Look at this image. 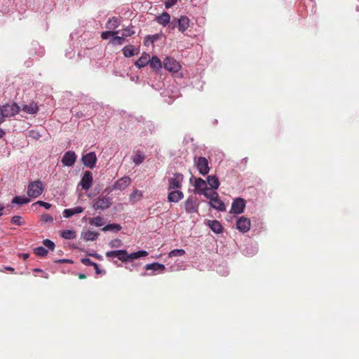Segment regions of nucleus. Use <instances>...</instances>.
<instances>
[{
  "instance_id": "58",
  "label": "nucleus",
  "mask_w": 359,
  "mask_h": 359,
  "mask_svg": "<svg viewBox=\"0 0 359 359\" xmlns=\"http://www.w3.org/2000/svg\"><path fill=\"white\" fill-rule=\"evenodd\" d=\"M6 269L8 270V271H14V269L12 268V267H6Z\"/></svg>"
},
{
  "instance_id": "4",
  "label": "nucleus",
  "mask_w": 359,
  "mask_h": 359,
  "mask_svg": "<svg viewBox=\"0 0 359 359\" xmlns=\"http://www.w3.org/2000/svg\"><path fill=\"white\" fill-rule=\"evenodd\" d=\"M112 205V198L107 196H100L93 201L95 210H104Z\"/></svg>"
},
{
  "instance_id": "33",
  "label": "nucleus",
  "mask_w": 359,
  "mask_h": 359,
  "mask_svg": "<svg viewBox=\"0 0 359 359\" xmlns=\"http://www.w3.org/2000/svg\"><path fill=\"white\" fill-rule=\"evenodd\" d=\"M121 229V226L118 224H109L106 225L102 229L103 231H119Z\"/></svg>"
},
{
  "instance_id": "19",
  "label": "nucleus",
  "mask_w": 359,
  "mask_h": 359,
  "mask_svg": "<svg viewBox=\"0 0 359 359\" xmlns=\"http://www.w3.org/2000/svg\"><path fill=\"white\" fill-rule=\"evenodd\" d=\"M32 47L29 49V53L31 55L35 54L39 56H42L44 53V49L41 47L38 42L34 41L32 43Z\"/></svg>"
},
{
  "instance_id": "24",
  "label": "nucleus",
  "mask_w": 359,
  "mask_h": 359,
  "mask_svg": "<svg viewBox=\"0 0 359 359\" xmlns=\"http://www.w3.org/2000/svg\"><path fill=\"white\" fill-rule=\"evenodd\" d=\"M83 210V208L78 206L74 208L65 209L63 212L64 217L69 218L74 215L82 212Z\"/></svg>"
},
{
  "instance_id": "28",
  "label": "nucleus",
  "mask_w": 359,
  "mask_h": 359,
  "mask_svg": "<svg viewBox=\"0 0 359 359\" xmlns=\"http://www.w3.org/2000/svg\"><path fill=\"white\" fill-rule=\"evenodd\" d=\"M161 34H155L153 35H147L144 38V44L145 46H149L150 44H153L155 41L160 39Z\"/></svg>"
},
{
  "instance_id": "54",
  "label": "nucleus",
  "mask_w": 359,
  "mask_h": 359,
  "mask_svg": "<svg viewBox=\"0 0 359 359\" xmlns=\"http://www.w3.org/2000/svg\"><path fill=\"white\" fill-rule=\"evenodd\" d=\"M4 122L3 118L0 117V125ZM5 135V132L0 128V137H3Z\"/></svg>"
},
{
  "instance_id": "8",
  "label": "nucleus",
  "mask_w": 359,
  "mask_h": 359,
  "mask_svg": "<svg viewBox=\"0 0 359 359\" xmlns=\"http://www.w3.org/2000/svg\"><path fill=\"white\" fill-rule=\"evenodd\" d=\"M93 175L91 173L90 171H85V172L83 173V175L81 178V180L79 183V184L81 185V188L83 189V190H88L91 186H92V184H93Z\"/></svg>"
},
{
  "instance_id": "44",
  "label": "nucleus",
  "mask_w": 359,
  "mask_h": 359,
  "mask_svg": "<svg viewBox=\"0 0 359 359\" xmlns=\"http://www.w3.org/2000/svg\"><path fill=\"white\" fill-rule=\"evenodd\" d=\"M43 244L46 248H48V249H50V250H54V248H55V243H54L52 241H50V240H49V239H45V240H43Z\"/></svg>"
},
{
  "instance_id": "22",
  "label": "nucleus",
  "mask_w": 359,
  "mask_h": 359,
  "mask_svg": "<svg viewBox=\"0 0 359 359\" xmlns=\"http://www.w3.org/2000/svg\"><path fill=\"white\" fill-rule=\"evenodd\" d=\"M156 22L163 26H166L170 20V16L168 13L163 12L161 15L156 18Z\"/></svg>"
},
{
  "instance_id": "31",
  "label": "nucleus",
  "mask_w": 359,
  "mask_h": 359,
  "mask_svg": "<svg viewBox=\"0 0 359 359\" xmlns=\"http://www.w3.org/2000/svg\"><path fill=\"white\" fill-rule=\"evenodd\" d=\"M136 49L133 46H128L123 48V53L125 57H129L137 54Z\"/></svg>"
},
{
  "instance_id": "16",
  "label": "nucleus",
  "mask_w": 359,
  "mask_h": 359,
  "mask_svg": "<svg viewBox=\"0 0 359 359\" xmlns=\"http://www.w3.org/2000/svg\"><path fill=\"white\" fill-rule=\"evenodd\" d=\"M184 198V194L182 191H172L168 194V200L169 202L177 203Z\"/></svg>"
},
{
  "instance_id": "37",
  "label": "nucleus",
  "mask_w": 359,
  "mask_h": 359,
  "mask_svg": "<svg viewBox=\"0 0 359 359\" xmlns=\"http://www.w3.org/2000/svg\"><path fill=\"white\" fill-rule=\"evenodd\" d=\"M125 41V36H118L114 35L111 39V42L114 45H122Z\"/></svg>"
},
{
  "instance_id": "15",
  "label": "nucleus",
  "mask_w": 359,
  "mask_h": 359,
  "mask_svg": "<svg viewBox=\"0 0 359 359\" xmlns=\"http://www.w3.org/2000/svg\"><path fill=\"white\" fill-rule=\"evenodd\" d=\"M162 67H182V65L174 57L166 56L163 60Z\"/></svg>"
},
{
  "instance_id": "61",
  "label": "nucleus",
  "mask_w": 359,
  "mask_h": 359,
  "mask_svg": "<svg viewBox=\"0 0 359 359\" xmlns=\"http://www.w3.org/2000/svg\"><path fill=\"white\" fill-rule=\"evenodd\" d=\"M90 255H91V256H93V257H96V258H100V256H99V255H93V254H90Z\"/></svg>"
},
{
  "instance_id": "38",
  "label": "nucleus",
  "mask_w": 359,
  "mask_h": 359,
  "mask_svg": "<svg viewBox=\"0 0 359 359\" xmlns=\"http://www.w3.org/2000/svg\"><path fill=\"white\" fill-rule=\"evenodd\" d=\"M34 253L41 257H46L48 255V250L42 247H37L34 249Z\"/></svg>"
},
{
  "instance_id": "52",
  "label": "nucleus",
  "mask_w": 359,
  "mask_h": 359,
  "mask_svg": "<svg viewBox=\"0 0 359 359\" xmlns=\"http://www.w3.org/2000/svg\"><path fill=\"white\" fill-rule=\"evenodd\" d=\"M55 263H73V261L68 259H57L55 261Z\"/></svg>"
},
{
  "instance_id": "46",
  "label": "nucleus",
  "mask_w": 359,
  "mask_h": 359,
  "mask_svg": "<svg viewBox=\"0 0 359 359\" xmlns=\"http://www.w3.org/2000/svg\"><path fill=\"white\" fill-rule=\"evenodd\" d=\"M168 25V28L170 29H174L177 27V18H173L170 22L167 25Z\"/></svg>"
},
{
  "instance_id": "9",
  "label": "nucleus",
  "mask_w": 359,
  "mask_h": 359,
  "mask_svg": "<svg viewBox=\"0 0 359 359\" xmlns=\"http://www.w3.org/2000/svg\"><path fill=\"white\" fill-rule=\"evenodd\" d=\"M82 162L83 165L90 169H93L95 168L96 162H97V157L95 152H89L86 154V155H83L82 156Z\"/></svg>"
},
{
  "instance_id": "49",
  "label": "nucleus",
  "mask_w": 359,
  "mask_h": 359,
  "mask_svg": "<svg viewBox=\"0 0 359 359\" xmlns=\"http://www.w3.org/2000/svg\"><path fill=\"white\" fill-rule=\"evenodd\" d=\"M36 203L40 206L44 207L46 209H49L51 206L50 203L41 201H39Z\"/></svg>"
},
{
  "instance_id": "63",
  "label": "nucleus",
  "mask_w": 359,
  "mask_h": 359,
  "mask_svg": "<svg viewBox=\"0 0 359 359\" xmlns=\"http://www.w3.org/2000/svg\"><path fill=\"white\" fill-rule=\"evenodd\" d=\"M154 69L157 71V70H159L160 69H159V68H157V69Z\"/></svg>"
},
{
  "instance_id": "14",
  "label": "nucleus",
  "mask_w": 359,
  "mask_h": 359,
  "mask_svg": "<svg viewBox=\"0 0 359 359\" xmlns=\"http://www.w3.org/2000/svg\"><path fill=\"white\" fill-rule=\"evenodd\" d=\"M190 20L187 16H181L177 18V27L180 32H184L189 27Z\"/></svg>"
},
{
  "instance_id": "7",
  "label": "nucleus",
  "mask_w": 359,
  "mask_h": 359,
  "mask_svg": "<svg viewBox=\"0 0 359 359\" xmlns=\"http://www.w3.org/2000/svg\"><path fill=\"white\" fill-rule=\"evenodd\" d=\"M210 205L219 211H224L226 210V205L224 202H222L219 198V195L215 191H212V196L210 201L209 202Z\"/></svg>"
},
{
  "instance_id": "40",
  "label": "nucleus",
  "mask_w": 359,
  "mask_h": 359,
  "mask_svg": "<svg viewBox=\"0 0 359 359\" xmlns=\"http://www.w3.org/2000/svg\"><path fill=\"white\" fill-rule=\"evenodd\" d=\"M185 254V251L183 249H175L170 252L169 257L182 256Z\"/></svg>"
},
{
  "instance_id": "18",
  "label": "nucleus",
  "mask_w": 359,
  "mask_h": 359,
  "mask_svg": "<svg viewBox=\"0 0 359 359\" xmlns=\"http://www.w3.org/2000/svg\"><path fill=\"white\" fill-rule=\"evenodd\" d=\"M208 224L211 230L216 233H220L223 231V226L217 220H209Z\"/></svg>"
},
{
  "instance_id": "41",
  "label": "nucleus",
  "mask_w": 359,
  "mask_h": 359,
  "mask_svg": "<svg viewBox=\"0 0 359 359\" xmlns=\"http://www.w3.org/2000/svg\"><path fill=\"white\" fill-rule=\"evenodd\" d=\"M11 222L14 224L22 226L25 224L20 216L15 215L11 218Z\"/></svg>"
},
{
  "instance_id": "17",
  "label": "nucleus",
  "mask_w": 359,
  "mask_h": 359,
  "mask_svg": "<svg viewBox=\"0 0 359 359\" xmlns=\"http://www.w3.org/2000/svg\"><path fill=\"white\" fill-rule=\"evenodd\" d=\"M150 61V55L144 53L135 62L136 67H145L149 65Z\"/></svg>"
},
{
  "instance_id": "59",
  "label": "nucleus",
  "mask_w": 359,
  "mask_h": 359,
  "mask_svg": "<svg viewBox=\"0 0 359 359\" xmlns=\"http://www.w3.org/2000/svg\"><path fill=\"white\" fill-rule=\"evenodd\" d=\"M4 209V206L0 203V212H2Z\"/></svg>"
},
{
  "instance_id": "53",
  "label": "nucleus",
  "mask_w": 359,
  "mask_h": 359,
  "mask_svg": "<svg viewBox=\"0 0 359 359\" xmlns=\"http://www.w3.org/2000/svg\"><path fill=\"white\" fill-rule=\"evenodd\" d=\"M33 271L34 272H41V273H42L43 274V277L45 278H48V275L47 273H46L43 270H41L40 269L36 268Z\"/></svg>"
},
{
  "instance_id": "32",
  "label": "nucleus",
  "mask_w": 359,
  "mask_h": 359,
  "mask_svg": "<svg viewBox=\"0 0 359 359\" xmlns=\"http://www.w3.org/2000/svg\"><path fill=\"white\" fill-rule=\"evenodd\" d=\"M145 156L144 154L138 151L136 154L133 156V163L136 165H140L145 159Z\"/></svg>"
},
{
  "instance_id": "29",
  "label": "nucleus",
  "mask_w": 359,
  "mask_h": 359,
  "mask_svg": "<svg viewBox=\"0 0 359 359\" xmlns=\"http://www.w3.org/2000/svg\"><path fill=\"white\" fill-rule=\"evenodd\" d=\"M99 236V233L95 231H87L83 233L84 240L88 241H95Z\"/></svg>"
},
{
  "instance_id": "43",
  "label": "nucleus",
  "mask_w": 359,
  "mask_h": 359,
  "mask_svg": "<svg viewBox=\"0 0 359 359\" xmlns=\"http://www.w3.org/2000/svg\"><path fill=\"white\" fill-rule=\"evenodd\" d=\"M135 34L134 30L132 28L126 27L123 29L122 35L125 37L130 36Z\"/></svg>"
},
{
  "instance_id": "34",
  "label": "nucleus",
  "mask_w": 359,
  "mask_h": 359,
  "mask_svg": "<svg viewBox=\"0 0 359 359\" xmlns=\"http://www.w3.org/2000/svg\"><path fill=\"white\" fill-rule=\"evenodd\" d=\"M89 224L95 226H102L104 224V221L101 217L97 216L90 218L89 220Z\"/></svg>"
},
{
  "instance_id": "23",
  "label": "nucleus",
  "mask_w": 359,
  "mask_h": 359,
  "mask_svg": "<svg viewBox=\"0 0 359 359\" xmlns=\"http://www.w3.org/2000/svg\"><path fill=\"white\" fill-rule=\"evenodd\" d=\"M198 206L195 201L191 198H188L185 202V210L189 213L197 212Z\"/></svg>"
},
{
  "instance_id": "13",
  "label": "nucleus",
  "mask_w": 359,
  "mask_h": 359,
  "mask_svg": "<svg viewBox=\"0 0 359 359\" xmlns=\"http://www.w3.org/2000/svg\"><path fill=\"white\" fill-rule=\"evenodd\" d=\"M245 207V201L241 198L235 199L231 205V212L235 214H241L243 212Z\"/></svg>"
},
{
  "instance_id": "45",
  "label": "nucleus",
  "mask_w": 359,
  "mask_h": 359,
  "mask_svg": "<svg viewBox=\"0 0 359 359\" xmlns=\"http://www.w3.org/2000/svg\"><path fill=\"white\" fill-rule=\"evenodd\" d=\"M142 192L138 191L137 189L134 190L133 193L130 194V199L137 198V200H140L142 198Z\"/></svg>"
},
{
  "instance_id": "3",
  "label": "nucleus",
  "mask_w": 359,
  "mask_h": 359,
  "mask_svg": "<svg viewBox=\"0 0 359 359\" xmlns=\"http://www.w3.org/2000/svg\"><path fill=\"white\" fill-rule=\"evenodd\" d=\"M44 186L41 180H36L29 184L27 187V194L29 197L36 198L43 191Z\"/></svg>"
},
{
  "instance_id": "47",
  "label": "nucleus",
  "mask_w": 359,
  "mask_h": 359,
  "mask_svg": "<svg viewBox=\"0 0 359 359\" xmlns=\"http://www.w3.org/2000/svg\"><path fill=\"white\" fill-rule=\"evenodd\" d=\"M81 263L86 266H93L95 262L91 261L89 258H82Z\"/></svg>"
},
{
  "instance_id": "51",
  "label": "nucleus",
  "mask_w": 359,
  "mask_h": 359,
  "mask_svg": "<svg viewBox=\"0 0 359 359\" xmlns=\"http://www.w3.org/2000/svg\"><path fill=\"white\" fill-rule=\"evenodd\" d=\"M176 2L177 0H170L169 1L165 2V8H169L172 7Z\"/></svg>"
},
{
  "instance_id": "60",
  "label": "nucleus",
  "mask_w": 359,
  "mask_h": 359,
  "mask_svg": "<svg viewBox=\"0 0 359 359\" xmlns=\"http://www.w3.org/2000/svg\"><path fill=\"white\" fill-rule=\"evenodd\" d=\"M22 257H23L24 259H26L27 258H28L29 255L27 254H23Z\"/></svg>"
},
{
  "instance_id": "20",
  "label": "nucleus",
  "mask_w": 359,
  "mask_h": 359,
  "mask_svg": "<svg viewBox=\"0 0 359 359\" xmlns=\"http://www.w3.org/2000/svg\"><path fill=\"white\" fill-rule=\"evenodd\" d=\"M120 24V20L116 17H113L107 20L106 23V27L109 31H114L115 29L119 27Z\"/></svg>"
},
{
  "instance_id": "27",
  "label": "nucleus",
  "mask_w": 359,
  "mask_h": 359,
  "mask_svg": "<svg viewBox=\"0 0 359 359\" xmlns=\"http://www.w3.org/2000/svg\"><path fill=\"white\" fill-rule=\"evenodd\" d=\"M207 182L210 187L213 189H217L220 184L218 178L215 175L208 176Z\"/></svg>"
},
{
  "instance_id": "62",
  "label": "nucleus",
  "mask_w": 359,
  "mask_h": 359,
  "mask_svg": "<svg viewBox=\"0 0 359 359\" xmlns=\"http://www.w3.org/2000/svg\"><path fill=\"white\" fill-rule=\"evenodd\" d=\"M3 215L2 212H0V216H1Z\"/></svg>"
},
{
  "instance_id": "26",
  "label": "nucleus",
  "mask_w": 359,
  "mask_h": 359,
  "mask_svg": "<svg viewBox=\"0 0 359 359\" xmlns=\"http://www.w3.org/2000/svg\"><path fill=\"white\" fill-rule=\"evenodd\" d=\"M146 270H153L154 271H163L165 269V266L163 264L160 263H152L145 266Z\"/></svg>"
},
{
  "instance_id": "42",
  "label": "nucleus",
  "mask_w": 359,
  "mask_h": 359,
  "mask_svg": "<svg viewBox=\"0 0 359 359\" xmlns=\"http://www.w3.org/2000/svg\"><path fill=\"white\" fill-rule=\"evenodd\" d=\"M109 245L111 248H119L122 245V242L120 239L116 238L111 241Z\"/></svg>"
},
{
  "instance_id": "36",
  "label": "nucleus",
  "mask_w": 359,
  "mask_h": 359,
  "mask_svg": "<svg viewBox=\"0 0 359 359\" xmlns=\"http://www.w3.org/2000/svg\"><path fill=\"white\" fill-rule=\"evenodd\" d=\"M29 199L21 196H15L13 198L12 203L19 205L26 204L29 202Z\"/></svg>"
},
{
  "instance_id": "5",
  "label": "nucleus",
  "mask_w": 359,
  "mask_h": 359,
  "mask_svg": "<svg viewBox=\"0 0 359 359\" xmlns=\"http://www.w3.org/2000/svg\"><path fill=\"white\" fill-rule=\"evenodd\" d=\"M196 166L202 175H207L210 171L209 162L205 157L200 156L194 158Z\"/></svg>"
},
{
  "instance_id": "35",
  "label": "nucleus",
  "mask_w": 359,
  "mask_h": 359,
  "mask_svg": "<svg viewBox=\"0 0 359 359\" xmlns=\"http://www.w3.org/2000/svg\"><path fill=\"white\" fill-rule=\"evenodd\" d=\"M61 236L65 239H74L76 238V232L73 230H65L61 232Z\"/></svg>"
},
{
  "instance_id": "6",
  "label": "nucleus",
  "mask_w": 359,
  "mask_h": 359,
  "mask_svg": "<svg viewBox=\"0 0 359 359\" xmlns=\"http://www.w3.org/2000/svg\"><path fill=\"white\" fill-rule=\"evenodd\" d=\"M184 176L180 173H175L168 178V189H178L182 187Z\"/></svg>"
},
{
  "instance_id": "12",
  "label": "nucleus",
  "mask_w": 359,
  "mask_h": 359,
  "mask_svg": "<svg viewBox=\"0 0 359 359\" xmlns=\"http://www.w3.org/2000/svg\"><path fill=\"white\" fill-rule=\"evenodd\" d=\"M131 182V179L128 177L125 176L120 179H118L113 185L112 190H123L127 187L130 185Z\"/></svg>"
},
{
  "instance_id": "2",
  "label": "nucleus",
  "mask_w": 359,
  "mask_h": 359,
  "mask_svg": "<svg viewBox=\"0 0 359 359\" xmlns=\"http://www.w3.org/2000/svg\"><path fill=\"white\" fill-rule=\"evenodd\" d=\"M20 111V107L15 102L6 104L2 106L0 109V116L4 118L6 117H11L18 114Z\"/></svg>"
},
{
  "instance_id": "11",
  "label": "nucleus",
  "mask_w": 359,
  "mask_h": 359,
  "mask_svg": "<svg viewBox=\"0 0 359 359\" xmlns=\"http://www.w3.org/2000/svg\"><path fill=\"white\" fill-rule=\"evenodd\" d=\"M76 160V155L74 151H67L62 158V163L66 166H72Z\"/></svg>"
},
{
  "instance_id": "55",
  "label": "nucleus",
  "mask_w": 359,
  "mask_h": 359,
  "mask_svg": "<svg viewBox=\"0 0 359 359\" xmlns=\"http://www.w3.org/2000/svg\"><path fill=\"white\" fill-rule=\"evenodd\" d=\"M93 266L94 267V269H95V270L96 271V273L99 274V273H101V271H100V269L99 268V266H98V264L97 263H94Z\"/></svg>"
},
{
  "instance_id": "30",
  "label": "nucleus",
  "mask_w": 359,
  "mask_h": 359,
  "mask_svg": "<svg viewBox=\"0 0 359 359\" xmlns=\"http://www.w3.org/2000/svg\"><path fill=\"white\" fill-rule=\"evenodd\" d=\"M163 62L156 55L150 56L149 67H162Z\"/></svg>"
},
{
  "instance_id": "21",
  "label": "nucleus",
  "mask_w": 359,
  "mask_h": 359,
  "mask_svg": "<svg viewBox=\"0 0 359 359\" xmlns=\"http://www.w3.org/2000/svg\"><path fill=\"white\" fill-rule=\"evenodd\" d=\"M194 187L197 192L201 194L202 191H205V189H207V183L202 178H196Z\"/></svg>"
},
{
  "instance_id": "10",
  "label": "nucleus",
  "mask_w": 359,
  "mask_h": 359,
  "mask_svg": "<svg viewBox=\"0 0 359 359\" xmlns=\"http://www.w3.org/2000/svg\"><path fill=\"white\" fill-rule=\"evenodd\" d=\"M250 226L251 222L250 219L245 217H241L236 222L237 229L243 233L248 231L250 229Z\"/></svg>"
},
{
  "instance_id": "1",
  "label": "nucleus",
  "mask_w": 359,
  "mask_h": 359,
  "mask_svg": "<svg viewBox=\"0 0 359 359\" xmlns=\"http://www.w3.org/2000/svg\"><path fill=\"white\" fill-rule=\"evenodd\" d=\"M105 255L108 258L116 257L123 262H126L130 260L138 259L141 257H146L148 255V252L145 250H140L128 254L125 250H118L108 251Z\"/></svg>"
},
{
  "instance_id": "48",
  "label": "nucleus",
  "mask_w": 359,
  "mask_h": 359,
  "mask_svg": "<svg viewBox=\"0 0 359 359\" xmlns=\"http://www.w3.org/2000/svg\"><path fill=\"white\" fill-rule=\"evenodd\" d=\"M42 220L46 222H53V217L50 216V215L45 214V215H42Z\"/></svg>"
},
{
  "instance_id": "56",
  "label": "nucleus",
  "mask_w": 359,
  "mask_h": 359,
  "mask_svg": "<svg viewBox=\"0 0 359 359\" xmlns=\"http://www.w3.org/2000/svg\"><path fill=\"white\" fill-rule=\"evenodd\" d=\"M170 72H172V74H175L178 72V69H167Z\"/></svg>"
},
{
  "instance_id": "25",
  "label": "nucleus",
  "mask_w": 359,
  "mask_h": 359,
  "mask_svg": "<svg viewBox=\"0 0 359 359\" xmlns=\"http://www.w3.org/2000/svg\"><path fill=\"white\" fill-rule=\"evenodd\" d=\"M39 107L35 103H30L29 104H25L22 107V111L27 114H34L37 113Z\"/></svg>"
},
{
  "instance_id": "39",
  "label": "nucleus",
  "mask_w": 359,
  "mask_h": 359,
  "mask_svg": "<svg viewBox=\"0 0 359 359\" xmlns=\"http://www.w3.org/2000/svg\"><path fill=\"white\" fill-rule=\"evenodd\" d=\"M118 33V31H109H109L103 32L101 34V37L102 39H107L110 36L113 37L114 35H116Z\"/></svg>"
},
{
  "instance_id": "50",
  "label": "nucleus",
  "mask_w": 359,
  "mask_h": 359,
  "mask_svg": "<svg viewBox=\"0 0 359 359\" xmlns=\"http://www.w3.org/2000/svg\"><path fill=\"white\" fill-rule=\"evenodd\" d=\"M201 194H203L206 198L210 200L212 196V192L210 191L209 189H205V191H202Z\"/></svg>"
},
{
  "instance_id": "57",
  "label": "nucleus",
  "mask_w": 359,
  "mask_h": 359,
  "mask_svg": "<svg viewBox=\"0 0 359 359\" xmlns=\"http://www.w3.org/2000/svg\"><path fill=\"white\" fill-rule=\"evenodd\" d=\"M78 277H79V279H85V278H86V276L85 274H83V273H79L78 275Z\"/></svg>"
}]
</instances>
